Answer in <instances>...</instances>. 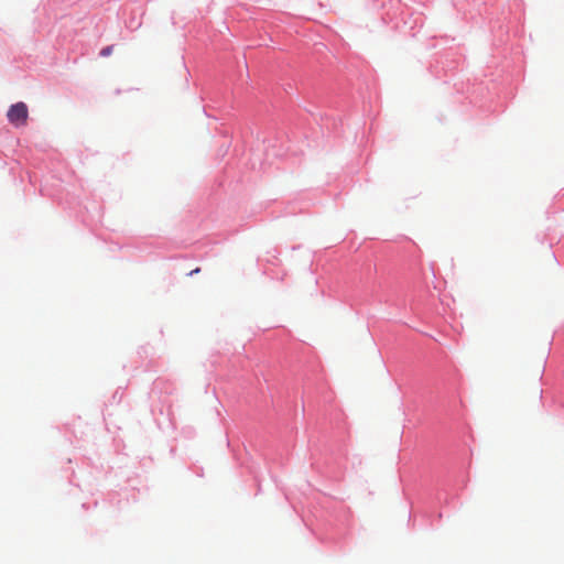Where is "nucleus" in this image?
<instances>
[{"mask_svg": "<svg viewBox=\"0 0 564 564\" xmlns=\"http://www.w3.org/2000/svg\"><path fill=\"white\" fill-rule=\"evenodd\" d=\"M7 117L15 127L24 126L29 117L26 105L22 101L12 105L8 110Z\"/></svg>", "mask_w": 564, "mask_h": 564, "instance_id": "f257e3e1", "label": "nucleus"}, {"mask_svg": "<svg viewBox=\"0 0 564 564\" xmlns=\"http://www.w3.org/2000/svg\"><path fill=\"white\" fill-rule=\"evenodd\" d=\"M115 46L108 45L100 51V56L108 57L113 53Z\"/></svg>", "mask_w": 564, "mask_h": 564, "instance_id": "f03ea898", "label": "nucleus"}, {"mask_svg": "<svg viewBox=\"0 0 564 564\" xmlns=\"http://www.w3.org/2000/svg\"><path fill=\"white\" fill-rule=\"evenodd\" d=\"M199 272V268H196L195 270L191 271V275L195 274V273H198Z\"/></svg>", "mask_w": 564, "mask_h": 564, "instance_id": "7ed1b4c3", "label": "nucleus"}]
</instances>
